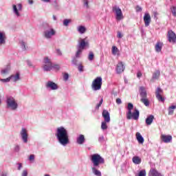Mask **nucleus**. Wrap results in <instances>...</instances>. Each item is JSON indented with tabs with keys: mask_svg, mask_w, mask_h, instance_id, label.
<instances>
[{
	"mask_svg": "<svg viewBox=\"0 0 176 176\" xmlns=\"http://www.w3.org/2000/svg\"><path fill=\"white\" fill-rule=\"evenodd\" d=\"M55 137L60 145L62 146H67L69 144V135L64 126H60L56 129Z\"/></svg>",
	"mask_w": 176,
	"mask_h": 176,
	"instance_id": "nucleus-1",
	"label": "nucleus"
},
{
	"mask_svg": "<svg viewBox=\"0 0 176 176\" xmlns=\"http://www.w3.org/2000/svg\"><path fill=\"white\" fill-rule=\"evenodd\" d=\"M6 104L7 108L11 111H17V108H19V103L17 102V100L12 96L6 97Z\"/></svg>",
	"mask_w": 176,
	"mask_h": 176,
	"instance_id": "nucleus-2",
	"label": "nucleus"
},
{
	"mask_svg": "<svg viewBox=\"0 0 176 176\" xmlns=\"http://www.w3.org/2000/svg\"><path fill=\"white\" fill-rule=\"evenodd\" d=\"M43 35L45 39H52L56 35V30L49 24H46L43 28Z\"/></svg>",
	"mask_w": 176,
	"mask_h": 176,
	"instance_id": "nucleus-3",
	"label": "nucleus"
},
{
	"mask_svg": "<svg viewBox=\"0 0 176 176\" xmlns=\"http://www.w3.org/2000/svg\"><path fill=\"white\" fill-rule=\"evenodd\" d=\"M90 159L93 164V167H100L101 164H104L105 163L104 157H101L98 153L91 155Z\"/></svg>",
	"mask_w": 176,
	"mask_h": 176,
	"instance_id": "nucleus-4",
	"label": "nucleus"
},
{
	"mask_svg": "<svg viewBox=\"0 0 176 176\" xmlns=\"http://www.w3.org/2000/svg\"><path fill=\"white\" fill-rule=\"evenodd\" d=\"M139 93L140 95V101L142 102L145 107H149V100H148V94L146 93V89L144 87H140Z\"/></svg>",
	"mask_w": 176,
	"mask_h": 176,
	"instance_id": "nucleus-5",
	"label": "nucleus"
},
{
	"mask_svg": "<svg viewBox=\"0 0 176 176\" xmlns=\"http://www.w3.org/2000/svg\"><path fill=\"white\" fill-rule=\"evenodd\" d=\"M102 86V78L100 76L96 77L92 82L91 89L94 91L101 90Z\"/></svg>",
	"mask_w": 176,
	"mask_h": 176,
	"instance_id": "nucleus-6",
	"label": "nucleus"
},
{
	"mask_svg": "<svg viewBox=\"0 0 176 176\" xmlns=\"http://www.w3.org/2000/svg\"><path fill=\"white\" fill-rule=\"evenodd\" d=\"M43 69L45 72H50L52 71V65L53 63L52 62V59L49 58V57L45 56L43 60Z\"/></svg>",
	"mask_w": 176,
	"mask_h": 176,
	"instance_id": "nucleus-7",
	"label": "nucleus"
},
{
	"mask_svg": "<svg viewBox=\"0 0 176 176\" xmlns=\"http://www.w3.org/2000/svg\"><path fill=\"white\" fill-rule=\"evenodd\" d=\"M139 118H140V111L137 108H135L133 113L131 111V114H129V113H126V119L128 120H130L131 119H133V120H138Z\"/></svg>",
	"mask_w": 176,
	"mask_h": 176,
	"instance_id": "nucleus-8",
	"label": "nucleus"
},
{
	"mask_svg": "<svg viewBox=\"0 0 176 176\" xmlns=\"http://www.w3.org/2000/svg\"><path fill=\"white\" fill-rule=\"evenodd\" d=\"M23 10V4L21 3H17L16 5L13 4L12 5V12L16 17H20L21 14H20V12Z\"/></svg>",
	"mask_w": 176,
	"mask_h": 176,
	"instance_id": "nucleus-9",
	"label": "nucleus"
},
{
	"mask_svg": "<svg viewBox=\"0 0 176 176\" xmlns=\"http://www.w3.org/2000/svg\"><path fill=\"white\" fill-rule=\"evenodd\" d=\"M19 136L23 144H27L28 142V131H27V129L22 128L20 131Z\"/></svg>",
	"mask_w": 176,
	"mask_h": 176,
	"instance_id": "nucleus-10",
	"label": "nucleus"
},
{
	"mask_svg": "<svg viewBox=\"0 0 176 176\" xmlns=\"http://www.w3.org/2000/svg\"><path fill=\"white\" fill-rule=\"evenodd\" d=\"M113 13L116 14V20H122L123 19V12H122V9L118 6H114L112 8Z\"/></svg>",
	"mask_w": 176,
	"mask_h": 176,
	"instance_id": "nucleus-11",
	"label": "nucleus"
},
{
	"mask_svg": "<svg viewBox=\"0 0 176 176\" xmlns=\"http://www.w3.org/2000/svg\"><path fill=\"white\" fill-rule=\"evenodd\" d=\"M45 87L48 90H58V85L52 80H48L45 83Z\"/></svg>",
	"mask_w": 176,
	"mask_h": 176,
	"instance_id": "nucleus-12",
	"label": "nucleus"
},
{
	"mask_svg": "<svg viewBox=\"0 0 176 176\" xmlns=\"http://www.w3.org/2000/svg\"><path fill=\"white\" fill-rule=\"evenodd\" d=\"M163 94V89L160 87H157L155 91V97L160 102H164V98L162 96Z\"/></svg>",
	"mask_w": 176,
	"mask_h": 176,
	"instance_id": "nucleus-13",
	"label": "nucleus"
},
{
	"mask_svg": "<svg viewBox=\"0 0 176 176\" xmlns=\"http://www.w3.org/2000/svg\"><path fill=\"white\" fill-rule=\"evenodd\" d=\"M86 46H89V42L86 41V39L85 38H80V42L77 45V49L85 50Z\"/></svg>",
	"mask_w": 176,
	"mask_h": 176,
	"instance_id": "nucleus-14",
	"label": "nucleus"
},
{
	"mask_svg": "<svg viewBox=\"0 0 176 176\" xmlns=\"http://www.w3.org/2000/svg\"><path fill=\"white\" fill-rule=\"evenodd\" d=\"M168 40L169 42H172L173 43H176V35L173 30H169L168 32Z\"/></svg>",
	"mask_w": 176,
	"mask_h": 176,
	"instance_id": "nucleus-15",
	"label": "nucleus"
},
{
	"mask_svg": "<svg viewBox=\"0 0 176 176\" xmlns=\"http://www.w3.org/2000/svg\"><path fill=\"white\" fill-rule=\"evenodd\" d=\"M125 68L126 67H124V65H123V62H118L116 67V74H122V72H124Z\"/></svg>",
	"mask_w": 176,
	"mask_h": 176,
	"instance_id": "nucleus-16",
	"label": "nucleus"
},
{
	"mask_svg": "<svg viewBox=\"0 0 176 176\" xmlns=\"http://www.w3.org/2000/svg\"><path fill=\"white\" fill-rule=\"evenodd\" d=\"M161 140L163 142H165V144H168L173 141V136L170 135H162Z\"/></svg>",
	"mask_w": 176,
	"mask_h": 176,
	"instance_id": "nucleus-17",
	"label": "nucleus"
},
{
	"mask_svg": "<svg viewBox=\"0 0 176 176\" xmlns=\"http://www.w3.org/2000/svg\"><path fill=\"white\" fill-rule=\"evenodd\" d=\"M102 116L104 118V122L109 123L111 122V116L109 112L107 110H103Z\"/></svg>",
	"mask_w": 176,
	"mask_h": 176,
	"instance_id": "nucleus-18",
	"label": "nucleus"
},
{
	"mask_svg": "<svg viewBox=\"0 0 176 176\" xmlns=\"http://www.w3.org/2000/svg\"><path fill=\"white\" fill-rule=\"evenodd\" d=\"M143 19L145 27H149V24H151V14L145 13Z\"/></svg>",
	"mask_w": 176,
	"mask_h": 176,
	"instance_id": "nucleus-19",
	"label": "nucleus"
},
{
	"mask_svg": "<svg viewBox=\"0 0 176 176\" xmlns=\"http://www.w3.org/2000/svg\"><path fill=\"white\" fill-rule=\"evenodd\" d=\"M10 79L12 82L16 83V82H19L20 80V73L16 72L15 74H12L10 76Z\"/></svg>",
	"mask_w": 176,
	"mask_h": 176,
	"instance_id": "nucleus-20",
	"label": "nucleus"
},
{
	"mask_svg": "<svg viewBox=\"0 0 176 176\" xmlns=\"http://www.w3.org/2000/svg\"><path fill=\"white\" fill-rule=\"evenodd\" d=\"M86 139L85 138L84 135H79L76 138V143L78 144V145H83Z\"/></svg>",
	"mask_w": 176,
	"mask_h": 176,
	"instance_id": "nucleus-21",
	"label": "nucleus"
},
{
	"mask_svg": "<svg viewBox=\"0 0 176 176\" xmlns=\"http://www.w3.org/2000/svg\"><path fill=\"white\" fill-rule=\"evenodd\" d=\"M100 168V166H92L91 170L94 175L96 176H102L101 174V171L98 170Z\"/></svg>",
	"mask_w": 176,
	"mask_h": 176,
	"instance_id": "nucleus-22",
	"label": "nucleus"
},
{
	"mask_svg": "<svg viewBox=\"0 0 176 176\" xmlns=\"http://www.w3.org/2000/svg\"><path fill=\"white\" fill-rule=\"evenodd\" d=\"M6 43V36L4 32H0V46Z\"/></svg>",
	"mask_w": 176,
	"mask_h": 176,
	"instance_id": "nucleus-23",
	"label": "nucleus"
},
{
	"mask_svg": "<svg viewBox=\"0 0 176 176\" xmlns=\"http://www.w3.org/2000/svg\"><path fill=\"white\" fill-rule=\"evenodd\" d=\"M132 162L133 164L138 165V164H141L142 160L139 156L135 155L133 157Z\"/></svg>",
	"mask_w": 176,
	"mask_h": 176,
	"instance_id": "nucleus-24",
	"label": "nucleus"
},
{
	"mask_svg": "<svg viewBox=\"0 0 176 176\" xmlns=\"http://www.w3.org/2000/svg\"><path fill=\"white\" fill-rule=\"evenodd\" d=\"M10 69H11L10 65L6 66L1 71V75H8V74L10 72Z\"/></svg>",
	"mask_w": 176,
	"mask_h": 176,
	"instance_id": "nucleus-25",
	"label": "nucleus"
},
{
	"mask_svg": "<svg viewBox=\"0 0 176 176\" xmlns=\"http://www.w3.org/2000/svg\"><path fill=\"white\" fill-rule=\"evenodd\" d=\"M153 119H155V116L153 115H150L146 118V124L147 126H151L152 123L153 122Z\"/></svg>",
	"mask_w": 176,
	"mask_h": 176,
	"instance_id": "nucleus-26",
	"label": "nucleus"
},
{
	"mask_svg": "<svg viewBox=\"0 0 176 176\" xmlns=\"http://www.w3.org/2000/svg\"><path fill=\"white\" fill-rule=\"evenodd\" d=\"M162 47H163V43L160 41L157 42L155 45V52H157V53H160V52H162Z\"/></svg>",
	"mask_w": 176,
	"mask_h": 176,
	"instance_id": "nucleus-27",
	"label": "nucleus"
},
{
	"mask_svg": "<svg viewBox=\"0 0 176 176\" xmlns=\"http://www.w3.org/2000/svg\"><path fill=\"white\" fill-rule=\"evenodd\" d=\"M136 139L138 140V142H139V144H144V137L141 135V133H140V132L136 133Z\"/></svg>",
	"mask_w": 176,
	"mask_h": 176,
	"instance_id": "nucleus-28",
	"label": "nucleus"
},
{
	"mask_svg": "<svg viewBox=\"0 0 176 176\" xmlns=\"http://www.w3.org/2000/svg\"><path fill=\"white\" fill-rule=\"evenodd\" d=\"M77 31L79 32V34H85V32H86V27L80 25L77 28Z\"/></svg>",
	"mask_w": 176,
	"mask_h": 176,
	"instance_id": "nucleus-29",
	"label": "nucleus"
},
{
	"mask_svg": "<svg viewBox=\"0 0 176 176\" xmlns=\"http://www.w3.org/2000/svg\"><path fill=\"white\" fill-rule=\"evenodd\" d=\"M82 53H83V50H80V48H77V51L75 54L76 58H80Z\"/></svg>",
	"mask_w": 176,
	"mask_h": 176,
	"instance_id": "nucleus-30",
	"label": "nucleus"
},
{
	"mask_svg": "<svg viewBox=\"0 0 176 176\" xmlns=\"http://www.w3.org/2000/svg\"><path fill=\"white\" fill-rule=\"evenodd\" d=\"M159 76H160V71L157 70V71H155V72H154V73L153 74L152 79H153V80H157V79H159Z\"/></svg>",
	"mask_w": 176,
	"mask_h": 176,
	"instance_id": "nucleus-31",
	"label": "nucleus"
},
{
	"mask_svg": "<svg viewBox=\"0 0 176 176\" xmlns=\"http://www.w3.org/2000/svg\"><path fill=\"white\" fill-rule=\"evenodd\" d=\"M133 108H134V105L132 103H128V111L126 113L128 115H131V111H133Z\"/></svg>",
	"mask_w": 176,
	"mask_h": 176,
	"instance_id": "nucleus-32",
	"label": "nucleus"
},
{
	"mask_svg": "<svg viewBox=\"0 0 176 176\" xmlns=\"http://www.w3.org/2000/svg\"><path fill=\"white\" fill-rule=\"evenodd\" d=\"M60 68H61V67L58 65V64H53L51 66V71L52 69H55V71H60Z\"/></svg>",
	"mask_w": 176,
	"mask_h": 176,
	"instance_id": "nucleus-33",
	"label": "nucleus"
},
{
	"mask_svg": "<svg viewBox=\"0 0 176 176\" xmlns=\"http://www.w3.org/2000/svg\"><path fill=\"white\" fill-rule=\"evenodd\" d=\"M112 54L113 56H116L119 53V49H118V47L116 46H113L111 49Z\"/></svg>",
	"mask_w": 176,
	"mask_h": 176,
	"instance_id": "nucleus-34",
	"label": "nucleus"
},
{
	"mask_svg": "<svg viewBox=\"0 0 176 176\" xmlns=\"http://www.w3.org/2000/svg\"><path fill=\"white\" fill-rule=\"evenodd\" d=\"M52 6L54 8V9H56V10H58V9H60V5L58 4V3L57 2V0H54L52 3Z\"/></svg>",
	"mask_w": 176,
	"mask_h": 176,
	"instance_id": "nucleus-35",
	"label": "nucleus"
},
{
	"mask_svg": "<svg viewBox=\"0 0 176 176\" xmlns=\"http://www.w3.org/2000/svg\"><path fill=\"white\" fill-rule=\"evenodd\" d=\"M72 22V20L71 19H65L63 20V25L65 27H68V25H69V23Z\"/></svg>",
	"mask_w": 176,
	"mask_h": 176,
	"instance_id": "nucleus-36",
	"label": "nucleus"
},
{
	"mask_svg": "<svg viewBox=\"0 0 176 176\" xmlns=\"http://www.w3.org/2000/svg\"><path fill=\"white\" fill-rule=\"evenodd\" d=\"M88 60L89 61H93L94 60V53L93 52H90L88 55Z\"/></svg>",
	"mask_w": 176,
	"mask_h": 176,
	"instance_id": "nucleus-37",
	"label": "nucleus"
},
{
	"mask_svg": "<svg viewBox=\"0 0 176 176\" xmlns=\"http://www.w3.org/2000/svg\"><path fill=\"white\" fill-rule=\"evenodd\" d=\"M102 102H104V99L102 98L99 102V103L96 106L95 109L98 111L100 109V107L102 105Z\"/></svg>",
	"mask_w": 176,
	"mask_h": 176,
	"instance_id": "nucleus-38",
	"label": "nucleus"
},
{
	"mask_svg": "<svg viewBox=\"0 0 176 176\" xmlns=\"http://www.w3.org/2000/svg\"><path fill=\"white\" fill-rule=\"evenodd\" d=\"M10 76L7 78H0V81L3 82V83H9L10 82Z\"/></svg>",
	"mask_w": 176,
	"mask_h": 176,
	"instance_id": "nucleus-39",
	"label": "nucleus"
},
{
	"mask_svg": "<svg viewBox=\"0 0 176 176\" xmlns=\"http://www.w3.org/2000/svg\"><path fill=\"white\" fill-rule=\"evenodd\" d=\"M78 58H76V56L73 57L72 60V63L73 65H78Z\"/></svg>",
	"mask_w": 176,
	"mask_h": 176,
	"instance_id": "nucleus-40",
	"label": "nucleus"
},
{
	"mask_svg": "<svg viewBox=\"0 0 176 176\" xmlns=\"http://www.w3.org/2000/svg\"><path fill=\"white\" fill-rule=\"evenodd\" d=\"M102 130H107L108 129V126L107 125V122H102L101 124Z\"/></svg>",
	"mask_w": 176,
	"mask_h": 176,
	"instance_id": "nucleus-41",
	"label": "nucleus"
},
{
	"mask_svg": "<svg viewBox=\"0 0 176 176\" xmlns=\"http://www.w3.org/2000/svg\"><path fill=\"white\" fill-rule=\"evenodd\" d=\"M20 149H21V147H20V145L19 144H16L14 147V151L16 153H19V152H20Z\"/></svg>",
	"mask_w": 176,
	"mask_h": 176,
	"instance_id": "nucleus-42",
	"label": "nucleus"
},
{
	"mask_svg": "<svg viewBox=\"0 0 176 176\" xmlns=\"http://www.w3.org/2000/svg\"><path fill=\"white\" fill-rule=\"evenodd\" d=\"M68 79H69V74H68V73H64L63 74V80H65V82L68 81Z\"/></svg>",
	"mask_w": 176,
	"mask_h": 176,
	"instance_id": "nucleus-43",
	"label": "nucleus"
},
{
	"mask_svg": "<svg viewBox=\"0 0 176 176\" xmlns=\"http://www.w3.org/2000/svg\"><path fill=\"white\" fill-rule=\"evenodd\" d=\"M171 12H172L173 16H174V17H176V6L172 7Z\"/></svg>",
	"mask_w": 176,
	"mask_h": 176,
	"instance_id": "nucleus-44",
	"label": "nucleus"
},
{
	"mask_svg": "<svg viewBox=\"0 0 176 176\" xmlns=\"http://www.w3.org/2000/svg\"><path fill=\"white\" fill-rule=\"evenodd\" d=\"M138 176H146V171L145 170H140Z\"/></svg>",
	"mask_w": 176,
	"mask_h": 176,
	"instance_id": "nucleus-45",
	"label": "nucleus"
},
{
	"mask_svg": "<svg viewBox=\"0 0 176 176\" xmlns=\"http://www.w3.org/2000/svg\"><path fill=\"white\" fill-rule=\"evenodd\" d=\"M20 45L22 50H27V48L25 47V43L24 41H21Z\"/></svg>",
	"mask_w": 176,
	"mask_h": 176,
	"instance_id": "nucleus-46",
	"label": "nucleus"
},
{
	"mask_svg": "<svg viewBox=\"0 0 176 176\" xmlns=\"http://www.w3.org/2000/svg\"><path fill=\"white\" fill-rule=\"evenodd\" d=\"M29 161L30 162H34L35 161V155L32 154L29 157Z\"/></svg>",
	"mask_w": 176,
	"mask_h": 176,
	"instance_id": "nucleus-47",
	"label": "nucleus"
},
{
	"mask_svg": "<svg viewBox=\"0 0 176 176\" xmlns=\"http://www.w3.org/2000/svg\"><path fill=\"white\" fill-rule=\"evenodd\" d=\"M83 68L84 67L82 65V64L78 65V69L79 72H83Z\"/></svg>",
	"mask_w": 176,
	"mask_h": 176,
	"instance_id": "nucleus-48",
	"label": "nucleus"
},
{
	"mask_svg": "<svg viewBox=\"0 0 176 176\" xmlns=\"http://www.w3.org/2000/svg\"><path fill=\"white\" fill-rule=\"evenodd\" d=\"M135 11L138 13L140 12H142V8L140 6H137L135 8Z\"/></svg>",
	"mask_w": 176,
	"mask_h": 176,
	"instance_id": "nucleus-49",
	"label": "nucleus"
},
{
	"mask_svg": "<svg viewBox=\"0 0 176 176\" xmlns=\"http://www.w3.org/2000/svg\"><path fill=\"white\" fill-rule=\"evenodd\" d=\"M21 176H28V170L26 169L23 170L21 173Z\"/></svg>",
	"mask_w": 176,
	"mask_h": 176,
	"instance_id": "nucleus-50",
	"label": "nucleus"
},
{
	"mask_svg": "<svg viewBox=\"0 0 176 176\" xmlns=\"http://www.w3.org/2000/svg\"><path fill=\"white\" fill-rule=\"evenodd\" d=\"M0 176H8V172L6 170L0 172Z\"/></svg>",
	"mask_w": 176,
	"mask_h": 176,
	"instance_id": "nucleus-51",
	"label": "nucleus"
},
{
	"mask_svg": "<svg viewBox=\"0 0 176 176\" xmlns=\"http://www.w3.org/2000/svg\"><path fill=\"white\" fill-rule=\"evenodd\" d=\"M27 64H28V67H32V68H35V66H34V65H32V63L31 61L28 60Z\"/></svg>",
	"mask_w": 176,
	"mask_h": 176,
	"instance_id": "nucleus-52",
	"label": "nucleus"
},
{
	"mask_svg": "<svg viewBox=\"0 0 176 176\" xmlns=\"http://www.w3.org/2000/svg\"><path fill=\"white\" fill-rule=\"evenodd\" d=\"M116 104H118V105H120V104H122V99L121 98H117L116 100Z\"/></svg>",
	"mask_w": 176,
	"mask_h": 176,
	"instance_id": "nucleus-53",
	"label": "nucleus"
},
{
	"mask_svg": "<svg viewBox=\"0 0 176 176\" xmlns=\"http://www.w3.org/2000/svg\"><path fill=\"white\" fill-rule=\"evenodd\" d=\"M17 165H18L17 170H19V171H20V170H21V168H23V164L18 163Z\"/></svg>",
	"mask_w": 176,
	"mask_h": 176,
	"instance_id": "nucleus-54",
	"label": "nucleus"
},
{
	"mask_svg": "<svg viewBox=\"0 0 176 176\" xmlns=\"http://www.w3.org/2000/svg\"><path fill=\"white\" fill-rule=\"evenodd\" d=\"M83 2H84V6H86V8H89V1L83 0Z\"/></svg>",
	"mask_w": 176,
	"mask_h": 176,
	"instance_id": "nucleus-55",
	"label": "nucleus"
},
{
	"mask_svg": "<svg viewBox=\"0 0 176 176\" xmlns=\"http://www.w3.org/2000/svg\"><path fill=\"white\" fill-rule=\"evenodd\" d=\"M56 54L58 56H63V52H61V50L60 49L56 50Z\"/></svg>",
	"mask_w": 176,
	"mask_h": 176,
	"instance_id": "nucleus-56",
	"label": "nucleus"
},
{
	"mask_svg": "<svg viewBox=\"0 0 176 176\" xmlns=\"http://www.w3.org/2000/svg\"><path fill=\"white\" fill-rule=\"evenodd\" d=\"M99 142H104V136H100L98 138Z\"/></svg>",
	"mask_w": 176,
	"mask_h": 176,
	"instance_id": "nucleus-57",
	"label": "nucleus"
},
{
	"mask_svg": "<svg viewBox=\"0 0 176 176\" xmlns=\"http://www.w3.org/2000/svg\"><path fill=\"white\" fill-rule=\"evenodd\" d=\"M173 113H174V110L168 107V115H173Z\"/></svg>",
	"mask_w": 176,
	"mask_h": 176,
	"instance_id": "nucleus-58",
	"label": "nucleus"
},
{
	"mask_svg": "<svg viewBox=\"0 0 176 176\" xmlns=\"http://www.w3.org/2000/svg\"><path fill=\"white\" fill-rule=\"evenodd\" d=\"M142 76V73L141 72H138L137 74V77L140 79Z\"/></svg>",
	"mask_w": 176,
	"mask_h": 176,
	"instance_id": "nucleus-59",
	"label": "nucleus"
},
{
	"mask_svg": "<svg viewBox=\"0 0 176 176\" xmlns=\"http://www.w3.org/2000/svg\"><path fill=\"white\" fill-rule=\"evenodd\" d=\"M41 1L44 2V3H50L52 0H41Z\"/></svg>",
	"mask_w": 176,
	"mask_h": 176,
	"instance_id": "nucleus-60",
	"label": "nucleus"
},
{
	"mask_svg": "<svg viewBox=\"0 0 176 176\" xmlns=\"http://www.w3.org/2000/svg\"><path fill=\"white\" fill-rule=\"evenodd\" d=\"M122 37H123V36L122 35V33H120V32H118V38H122Z\"/></svg>",
	"mask_w": 176,
	"mask_h": 176,
	"instance_id": "nucleus-61",
	"label": "nucleus"
},
{
	"mask_svg": "<svg viewBox=\"0 0 176 176\" xmlns=\"http://www.w3.org/2000/svg\"><path fill=\"white\" fill-rule=\"evenodd\" d=\"M169 109H176V106L175 105H172V106H170V107H169Z\"/></svg>",
	"mask_w": 176,
	"mask_h": 176,
	"instance_id": "nucleus-62",
	"label": "nucleus"
},
{
	"mask_svg": "<svg viewBox=\"0 0 176 176\" xmlns=\"http://www.w3.org/2000/svg\"><path fill=\"white\" fill-rule=\"evenodd\" d=\"M28 3H29V5H33L34 4V1L28 0Z\"/></svg>",
	"mask_w": 176,
	"mask_h": 176,
	"instance_id": "nucleus-63",
	"label": "nucleus"
},
{
	"mask_svg": "<svg viewBox=\"0 0 176 176\" xmlns=\"http://www.w3.org/2000/svg\"><path fill=\"white\" fill-rule=\"evenodd\" d=\"M52 19L53 20H54V21H57V17L56 16V15H53Z\"/></svg>",
	"mask_w": 176,
	"mask_h": 176,
	"instance_id": "nucleus-64",
	"label": "nucleus"
}]
</instances>
